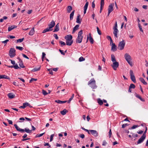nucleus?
<instances>
[{
	"instance_id": "obj_17",
	"label": "nucleus",
	"mask_w": 148,
	"mask_h": 148,
	"mask_svg": "<svg viewBox=\"0 0 148 148\" xmlns=\"http://www.w3.org/2000/svg\"><path fill=\"white\" fill-rule=\"evenodd\" d=\"M88 2H86L84 7V14H85L86 12V11L88 7Z\"/></svg>"
},
{
	"instance_id": "obj_42",
	"label": "nucleus",
	"mask_w": 148,
	"mask_h": 148,
	"mask_svg": "<svg viewBox=\"0 0 148 148\" xmlns=\"http://www.w3.org/2000/svg\"><path fill=\"white\" fill-rule=\"evenodd\" d=\"M37 80V79L32 78L29 81V83H31L32 82L36 81Z\"/></svg>"
},
{
	"instance_id": "obj_9",
	"label": "nucleus",
	"mask_w": 148,
	"mask_h": 148,
	"mask_svg": "<svg viewBox=\"0 0 148 148\" xmlns=\"http://www.w3.org/2000/svg\"><path fill=\"white\" fill-rule=\"evenodd\" d=\"M114 6L113 3H111L108 6V11L110 12H112L113 10V6Z\"/></svg>"
},
{
	"instance_id": "obj_39",
	"label": "nucleus",
	"mask_w": 148,
	"mask_h": 148,
	"mask_svg": "<svg viewBox=\"0 0 148 148\" xmlns=\"http://www.w3.org/2000/svg\"><path fill=\"white\" fill-rule=\"evenodd\" d=\"M129 87L130 88H134L135 87V86L134 84H132L130 85Z\"/></svg>"
},
{
	"instance_id": "obj_18",
	"label": "nucleus",
	"mask_w": 148,
	"mask_h": 148,
	"mask_svg": "<svg viewBox=\"0 0 148 148\" xmlns=\"http://www.w3.org/2000/svg\"><path fill=\"white\" fill-rule=\"evenodd\" d=\"M17 27V26L15 25H13L9 27H8V31L9 32L10 31L13 29L16 28Z\"/></svg>"
},
{
	"instance_id": "obj_37",
	"label": "nucleus",
	"mask_w": 148,
	"mask_h": 148,
	"mask_svg": "<svg viewBox=\"0 0 148 148\" xmlns=\"http://www.w3.org/2000/svg\"><path fill=\"white\" fill-rule=\"evenodd\" d=\"M45 133V132H44V133L41 134H37L36 135V137H40L42 136Z\"/></svg>"
},
{
	"instance_id": "obj_34",
	"label": "nucleus",
	"mask_w": 148,
	"mask_h": 148,
	"mask_svg": "<svg viewBox=\"0 0 148 148\" xmlns=\"http://www.w3.org/2000/svg\"><path fill=\"white\" fill-rule=\"evenodd\" d=\"M136 97H137L138 98H139L142 101H143V102H144L145 101V100L144 99L142 98H141V96H140L139 95H137L136 96Z\"/></svg>"
},
{
	"instance_id": "obj_61",
	"label": "nucleus",
	"mask_w": 148,
	"mask_h": 148,
	"mask_svg": "<svg viewBox=\"0 0 148 148\" xmlns=\"http://www.w3.org/2000/svg\"><path fill=\"white\" fill-rule=\"evenodd\" d=\"M107 144V143L106 142V141L104 140L103 142L102 145L103 146H105Z\"/></svg>"
},
{
	"instance_id": "obj_46",
	"label": "nucleus",
	"mask_w": 148,
	"mask_h": 148,
	"mask_svg": "<svg viewBox=\"0 0 148 148\" xmlns=\"http://www.w3.org/2000/svg\"><path fill=\"white\" fill-rule=\"evenodd\" d=\"M97 32L98 34L100 35H101V31L100 30L98 27H97Z\"/></svg>"
},
{
	"instance_id": "obj_24",
	"label": "nucleus",
	"mask_w": 148,
	"mask_h": 148,
	"mask_svg": "<svg viewBox=\"0 0 148 148\" xmlns=\"http://www.w3.org/2000/svg\"><path fill=\"white\" fill-rule=\"evenodd\" d=\"M79 27V25H76L73 28V30L72 31V33H75V31L78 29V27Z\"/></svg>"
},
{
	"instance_id": "obj_33",
	"label": "nucleus",
	"mask_w": 148,
	"mask_h": 148,
	"mask_svg": "<svg viewBox=\"0 0 148 148\" xmlns=\"http://www.w3.org/2000/svg\"><path fill=\"white\" fill-rule=\"evenodd\" d=\"M97 102L100 105H102L103 104V101L100 98L97 99Z\"/></svg>"
},
{
	"instance_id": "obj_35",
	"label": "nucleus",
	"mask_w": 148,
	"mask_h": 148,
	"mask_svg": "<svg viewBox=\"0 0 148 148\" xmlns=\"http://www.w3.org/2000/svg\"><path fill=\"white\" fill-rule=\"evenodd\" d=\"M40 66L38 68H35L33 69L32 71L33 72H36L39 70L40 69Z\"/></svg>"
},
{
	"instance_id": "obj_44",
	"label": "nucleus",
	"mask_w": 148,
	"mask_h": 148,
	"mask_svg": "<svg viewBox=\"0 0 148 148\" xmlns=\"http://www.w3.org/2000/svg\"><path fill=\"white\" fill-rule=\"evenodd\" d=\"M59 42L62 45H62L64 46L66 45L65 43L62 41H60Z\"/></svg>"
},
{
	"instance_id": "obj_40",
	"label": "nucleus",
	"mask_w": 148,
	"mask_h": 148,
	"mask_svg": "<svg viewBox=\"0 0 148 148\" xmlns=\"http://www.w3.org/2000/svg\"><path fill=\"white\" fill-rule=\"evenodd\" d=\"M85 60V59L83 57H81L79 59V62H82Z\"/></svg>"
},
{
	"instance_id": "obj_5",
	"label": "nucleus",
	"mask_w": 148,
	"mask_h": 148,
	"mask_svg": "<svg viewBox=\"0 0 148 148\" xmlns=\"http://www.w3.org/2000/svg\"><path fill=\"white\" fill-rule=\"evenodd\" d=\"M125 44V42L124 40L119 42L118 45V49L120 50H123L124 49Z\"/></svg>"
},
{
	"instance_id": "obj_2",
	"label": "nucleus",
	"mask_w": 148,
	"mask_h": 148,
	"mask_svg": "<svg viewBox=\"0 0 148 148\" xmlns=\"http://www.w3.org/2000/svg\"><path fill=\"white\" fill-rule=\"evenodd\" d=\"M88 84L93 89H96L97 87L96 84V81L94 78L91 79L88 82Z\"/></svg>"
},
{
	"instance_id": "obj_38",
	"label": "nucleus",
	"mask_w": 148,
	"mask_h": 148,
	"mask_svg": "<svg viewBox=\"0 0 148 148\" xmlns=\"http://www.w3.org/2000/svg\"><path fill=\"white\" fill-rule=\"evenodd\" d=\"M16 48L20 51H22L23 49V47L17 46L16 47Z\"/></svg>"
},
{
	"instance_id": "obj_58",
	"label": "nucleus",
	"mask_w": 148,
	"mask_h": 148,
	"mask_svg": "<svg viewBox=\"0 0 148 148\" xmlns=\"http://www.w3.org/2000/svg\"><path fill=\"white\" fill-rule=\"evenodd\" d=\"M23 105H24V106H25V108H26V107L27 106H28L29 105V103H23Z\"/></svg>"
},
{
	"instance_id": "obj_59",
	"label": "nucleus",
	"mask_w": 148,
	"mask_h": 148,
	"mask_svg": "<svg viewBox=\"0 0 148 148\" xmlns=\"http://www.w3.org/2000/svg\"><path fill=\"white\" fill-rule=\"evenodd\" d=\"M7 120L9 124H12V121L9 120L8 119H7Z\"/></svg>"
},
{
	"instance_id": "obj_60",
	"label": "nucleus",
	"mask_w": 148,
	"mask_h": 148,
	"mask_svg": "<svg viewBox=\"0 0 148 148\" xmlns=\"http://www.w3.org/2000/svg\"><path fill=\"white\" fill-rule=\"evenodd\" d=\"M94 1H93L92 2V7L93 8H95V4L94 3Z\"/></svg>"
},
{
	"instance_id": "obj_48",
	"label": "nucleus",
	"mask_w": 148,
	"mask_h": 148,
	"mask_svg": "<svg viewBox=\"0 0 148 148\" xmlns=\"http://www.w3.org/2000/svg\"><path fill=\"white\" fill-rule=\"evenodd\" d=\"M131 134H132L133 137H137L138 136V134H134L133 133H131Z\"/></svg>"
},
{
	"instance_id": "obj_31",
	"label": "nucleus",
	"mask_w": 148,
	"mask_h": 148,
	"mask_svg": "<svg viewBox=\"0 0 148 148\" xmlns=\"http://www.w3.org/2000/svg\"><path fill=\"white\" fill-rule=\"evenodd\" d=\"M74 12L75 10H74L70 14V20H72L73 19V16L74 14Z\"/></svg>"
},
{
	"instance_id": "obj_57",
	"label": "nucleus",
	"mask_w": 148,
	"mask_h": 148,
	"mask_svg": "<svg viewBox=\"0 0 148 148\" xmlns=\"http://www.w3.org/2000/svg\"><path fill=\"white\" fill-rule=\"evenodd\" d=\"M112 134V133L111 132V129L110 130L109 132V136L110 138L111 137V136Z\"/></svg>"
},
{
	"instance_id": "obj_16",
	"label": "nucleus",
	"mask_w": 148,
	"mask_h": 148,
	"mask_svg": "<svg viewBox=\"0 0 148 148\" xmlns=\"http://www.w3.org/2000/svg\"><path fill=\"white\" fill-rule=\"evenodd\" d=\"M72 36L71 35H68L65 37V39L68 40H72Z\"/></svg>"
},
{
	"instance_id": "obj_27",
	"label": "nucleus",
	"mask_w": 148,
	"mask_h": 148,
	"mask_svg": "<svg viewBox=\"0 0 148 148\" xmlns=\"http://www.w3.org/2000/svg\"><path fill=\"white\" fill-rule=\"evenodd\" d=\"M139 80L144 85H147V83L145 82L144 79L142 77L139 78Z\"/></svg>"
},
{
	"instance_id": "obj_1",
	"label": "nucleus",
	"mask_w": 148,
	"mask_h": 148,
	"mask_svg": "<svg viewBox=\"0 0 148 148\" xmlns=\"http://www.w3.org/2000/svg\"><path fill=\"white\" fill-rule=\"evenodd\" d=\"M111 60L113 63L111 66L114 70H116L117 68L119 67V63L116 61L115 56L113 54L111 55Z\"/></svg>"
},
{
	"instance_id": "obj_10",
	"label": "nucleus",
	"mask_w": 148,
	"mask_h": 148,
	"mask_svg": "<svg viewBox=\"0 0 148 148\" xmlns=\"http://www.w3.org/2000/svg\"><path fill=\"white\" fill-rule=\"evenodd\" d=\"M55 24V22L53 20L50 23V24L48 25L49 28L51 29V28L54 26Z\"/></svg>"
},
{
	"instance_id": "obj_30",
	"label": "nucleus",
	"mask_w": 148,
	"mask_h": 148,
	"mask_svg": "<svg viewBox=\"0 0 148 148\" xmlns=\"http://www.w3.org/2000/svg\"><path fill=\"white\" fill-rule=\"evenodd\" d=\"M55 102L58 103H66L67 101H62L60 100H56Z\"/></svg>"
},
{
	"instance_id": "obj_11",
	"label": "nucleus",
	"mask_w": 148,
	"mask_h": 148,
	"mask_svg": "<svg viewBox=\"0 0 148 148\" xmlns=\"http://www.w3.org/2000/svg\"><path fill=\"white\" fill-rule=\"evenodd\" d=\"M90 132L91 134L95 136H97L98 135V133L97 131L95 130H90Z\"/></svg>"
},
{
	"instance_id": "obj_54",
	"label": "nucleus",
	"mask_w": 148,
	"mask_h": 148,
	"mask_svg": "<svg viewBox=\"0 0 148 148\" xmlns=\"http://www.w3.org/2000/svg\"><path fill=\"white\" fill-rule=\"evenodd\" d=\"M22 55L23 56V57L27 59H29V58L27 57V56L25 55V54H23V53H22Z\"/></svg>"
},
{
	"instance_id": "obj_8",
	"label": "nucleus",
	"mask_w": 148,
	"mask_h": 148,
	"mask_svg": "<svg viewBox=\"0 0 148 148\" xmlns=\"http://www.w3.org/2000/svg\"><path fill=\"white\" fill-rule=\"evenodd\" d=\"M144 136V135H142L141 137L139 139L138 141L137 142V144L141 143L145 139L146 137Z\"/></svg>"
},
{
	"instance_id": "obj_21",
	"label": "nucleus",
	"mask_w": 148,
	"mask_h": 148,
	"mask_svg": "<svg viewBox=\"0 0 148 148\" xmlns=\"http://www.w3.org/2000/svg\"><path fill=\"white\" fill-rule=\"evenodd\" d=\"M114 32H113V34L115 36L116 38H118L117 36V33L119 31L118 29H113Z\"/></svg>"
},
{
	"instance_id": "obj_43",
	"label": "nucleus",
	"mask_w": 148,
	"mask_h": 148,
	"mask_svg": "<svg viewBox=\"0 0 148 148\" xmlns=\"http://www.w3.org/2000/svg\"><path fill=\"white\" fill-rule=\"evenodd\" d=\"M24 38H23L21 39H18L17 40V43L18 42H22V41H23V40H24Z\"/></svg>"
},
{
	"instance_id": "obj_52",
	"label": "nucleus",
	"mask_w": 148,
	"mask_h": 148,
	"mask_svg": "<svg viewBox=\"0 0 148 148\" xmlns=\"http://www.w3.org/2000/svg\"><path fill=\"white\" fill-rule=\"evenodd\" d=\"M128 125L127 123L123 124L122 125V128H124L126 126H128Z\"/></svg>"
},
{
	"instance_id": "obj_25",
	"label": "nucleus",
	"mask_w": 148,
	"mask_h": 148,
	"mask_svg": "<svg viewBox=\"0 0 148 148\" xmlns=\"http://www.w3.org/2000/svg\"><path fill=\"white\" fill-rule=\"evenodd\" d=\"M34 27H33L32 29L30 30L29 32V34L31 36L33 35L35 32V31L34 30Z\"/></svg>"
},
{
	"instance_id": "obj_3",
	"label": "nucleus",
	"mask_w": 148,
	"mask_h": 148,
	"mask_svg": "<svg viewBox=\"0 0 148 148\" xmlns=\"http://www.w3.org/2000/svg\"><path fill=\"white\" fill-rule=\"evenodd\" d=\"M82 33L83 31L82 30H81L79 32L78 34V36L76 40L77 43H80L82 42L83 38L82 36Z\"/></svg>"
},
{
	"instance_id": "obj_36",
	"label": "nucleus",
	"mask_w": 148,
	"mask_h": 148,
	"mask_svg": "<svg viewBox=\"0 0 148 148\" xmlns=\"http://www.w3.org/2000/svg\"><path fill=\"white\" fill-rule=\"evenodd\" d=\"M89 41L90 43L92 44L94 43V40L92 37H90V38H89Z\"/></svg>"
},
{
	"instance_id": "obj_62",
	"label": "nucleus",
	"mask_w": 148,
	"mask_h": 148,
	"mask_svg": "<svg viewBox=\"0 0 148 148\" xmlns=\"http://www.w3.org/2000/svg\"><path fill=\"white\" fill-rule=\"evenodd\" d=\"M59 51L60 52L61 54L63 55H65V53L63 52V51L61 49L59 50Z\"/></svg>"
},
{
	"instance_id": "obj_45",
	"label": "nucleus",
	"mask_w": 148,
	"mask_h": 148,
	"mask_svg": "<svg viewBox=\"0 0 148 148\" xmlns=\"http://www.w3.org/2000/svg\"><path fill=\"white\" fill-rule=\"evenodd\" d=\"M138 25L140 31L142 32H143V30L141 26L139 23L138 24Z\"/></svg>"
},
{
	"instance_id": "obj_12",
	"label": "nucleus",
	"mask_w": 148,
	"mask_h": 148,
	"mask_svg": "<svg viewBox=\"0 0 148 148\" xmlns=\"http://www.w3.org/2000/svg\"><path fill=\"white\" fill-rule=\"evenodd\" d=\"M18 59H19V65L22 68H25V66L24 65L23 63V62L22 61V60L19 57H18Z\"/></svg>"
},
{
	"instance_id": "obj_63",
	"label": "nucleus",
	"mask_w": 148,
	"mask_h": 148,
	"mask_svg": "<svg viewBox=\"0 0 148 148\" xmlns=\"http://www.w3.org/2000/svg\"><path fill=\"white\" fill-rule=\"evenodd\" d=\"M32 130H29V129H28L26 131V132L27 133H31L32 132Z\"/></svg>"
},
{
	"instance_id": "obj_51",
	"label": "nucleus",
	"mask_w": 148,
	"mask_h": 148,
	"mask_svg": "<svg viewBox=\"0 0 148 148\" xmlns=\"http://www.w3.org/2000/svg\"><path fill=\"white\" fill-rule=\"evenodd\" d=\"M54 134H52L51 135L50 139V141L51 142L53 140V137L54 136Z\"/></svg>"
},
{
	"instance_id": "obj_41",
	"label": "nucleus",
	"mask_w": 148,
	"mask_h": 148,
	"mask_svg": "<svg viewBox=\"0 0 148 148\" xmlns=\"http://www.w3.org/2000/svg\"><path fill=\"white\" fill-rule=\"evenodd\" d=\"M42 93L44 95H46L48 94V93H47L45 90H42Z\"/></svg>"
},
{
	"instance_id": "obj_32",
	"label": "nucleus",
	"mask_w": 148,
	"mask_h": 148,
	"mask_svg": "<svg viewBox=\"0 0 148 148\" xmlns=\"http://www.w3.org/2000/svg\"><path fill=\"white\" fill-rule=\"evenodd\" d=\"M72 10V7L71 6H68L67 7V11L68 13H70Z\"/></svg>"
},
{
	"instance_id": "obj_23",
	"label": "nucleus",
	"mask_w": 148,
	"mask_h": 148,
	"mask_svg": "<svg viewBox=\"0 0 148 148\" xmlns=\"http://www.w3.org/2000/svg\"><path fill=\"white\" fill-rule=\"evenodd\" d=\"M73 42V40H66V45L68 46H71V45L72 44Z\"/></svg>"
},
{
	"instance_id": "obj_26",
	"label": "nucleus",
	"mask_w": 148,
	"mask_h": 148,
	"mask_svg": "<svg viewBox=\"0 0 148 148\" xmlns=\"http://www.w3.org/2000/svg\"><path fill=\"white\" fill-rule=\"evenodd\" d=\"M80 16V15L79 14H78L76 19V22L80 24L81 23V21L79 18V17Z\"/></svg>"
},
{
	"instance_id": "obj_7",
	"label": "nucleus",
	"mask_w": 148,
	"mask_h": 148,
	"mask_svg": "<svg viewBox=\"0 0 148 148\" xmlns=\"http://www.w3.org/2000/svg\"><path fill=\"white\" fill-rule=\"evenodd\" d=\"M130 74L131 79L134 83H136V80L135 77L134 75L133 71L132 70H131L130 71Z\"/></svg>"
},
{
	"instance_id": "obj_14",
	"label": "nucleus",
	"mask_w": 148,
	"mask_h": 148,
	"mask_svg": "<svg viewBox=\"0 0 148 148\" xmlns=\"http://www.w3.org/2000/svg\"><path fill=\"white\" fill-rule=\"evenodd\" d=\"M117 47L114 43H112V45L111 50L113 51H116Z\"/></svg>"
},
{
	"instance_id": "obj_49",
	"label": "nucleus",
	"mask_w": 148,
	"mask_h": 148,
	"mask_svg": "<svg viewBox=\"0 0 148 148\" xmlns=\"http://www.w3.org/2000/svg\"><path fill=\"white\" fill-rule=\"evenodd\" d=\"M139 127V126L138 125H134L132 127L131 129H133L136 128V127Z\"/></svg>"
},
{
	"instance_id": "obj_19",
	"label": "nucleus",
	"mask_w": 148,
	"mask_h": 148,
	"mask_svg": "<svg viewBox=\"0 0 148 148\" xmlns=\"http://www.w3.org/2000/svg\"><path fill=\"white\" fill-rule=\"evenodd\" d=\"M10 79V77L5 75H0V79Z\"/></svg>"
},
{
	"instance_id": "obj_13",
	"label": "nucleus",
	"mask_w": 148,
	"mask_h": 148,
	"mask_svg": "<svg viewBox=\"0 0 148 148\" xmlns=\"http://www.w3.org/2000/svg\"><path fill=\"white\" fill-rule=\"evenodd\" d=\"M14 125L17 130L18 131L21 132H24V129L20 128L18 127L16 124H14Z\"/></svg>"
},
{
	"instance_id": "obj_15",
	"label": "nucleus",
	"mask_w": 148,
	"mask_h": 148,
	"mask_svg": "<svg viewBox=\"0 0 148 148\" xmlns=\"http://www.w3.org/2000/svg\"><path fill=\"white\" fill-rule=\"evenodd\" d=\"M59 30V23H57L53 31V32H56L58 31Z\"/></svg>"
},
{
	"instance_id": "obj_47",
	"label": "nucleus",
	"mask_w": 148,
	"mask_h": 148,
	"mask_svg": "<svg viewBox=\"0 0 148 148\" xmlns=\"http://www.w3.org/2000/svg\"><path fill=\"white\" fill-rule=\"evenodd\" d=\"M79 136L82 138H84L85 137V136L84 134H80L79 135Z\"/></svg>"
},
{
	"instance_id": "obj_56",
	"label": "nucleus",
	"mask_w": 148,
	"mask_h": 148,
	"mask_svg": "<svg viewBox=\"0 0 148 148\" xmlns=\"http://www.w3.org/2000/svg\"><path fill=\"white\" fill-rule=\"evenodd\" d=\"M54 37L57 40L58 39V37L57 35L56 34H54L53 35Z\"/></svg>"
},
{
	"instance_id": "obj_20",
	"label": "nucleus",
	"mask_w": 148,
	"mask_h": 148,
	"mask_svg": "<svg viewBox=\"0 0 148 148\" xmlns=\"http://www.w3.org/2000/svg\"><path fill=\"white\" fill-rule=\"evenodd\" d=\"M8 67L9 68H14L15 69H20V68L18 66L17 64H15V65L10 66H8Z\"/></svg>"
},
{
	"instance_id": "obj_6",
	"label": "nucleus",
	"mask_w": 148,
	"mask_h": 148,
	"mask_svg": "<svg viewBox=\"0 0 148 148\" xmlns=\"http://www.w3.org/2000/svg\"><path fill=\"white\" fill-rule=\"evenodd\" d=\"M15 51L14 48L10 49L9 52V55L11 58H13L16 55Z\"/></svg>"
},
{
	"instance_id": "obj_28",
	"label": "nucleus",
	"mask_w": 148,
	"mask_h": 148,
	"mask_svg": "<svg viewBox=\"0 0 148 148\" xmlns=\"http://www.w3.org/2000/svg\"><path fill=\"white\" fill-rule=\"evenodd\" d=\"M52 30V29L49 28V27H47V28L44 29L42 32V33H45L47 32H49Z\"/></svg>"
},
{
	"instance_id": "obj_29",
	"label": "nucleus",
	"mask_w": 148,
	"mask_h": 148,
	"mask_svg": "<svg viewBox=\"0 0 148 148\" xmlns=\"http://www.w3.org/2000/svg\"><path fill=\"white\" fill-rule=\"evenodd\" d=\"M68 112V110L66 109H64L63 110L60 112V113L62 115H65Z\"/></svg>"
},
{
	"instance_id": "obj_64",
	"label": "nucleus",
	"mask_w": 148,
	"mask_h": 148,
	"mask_svg": "<svg viewBox=\"0 0 148 148\" xmlns=\"http://www.w3.org/2000/svg\"><path fill=\"white\" fill-rule=\"evenodd\" d=\"M147 7L146 5H143L142 7L143 9L146 10L147 9Z\"/></svg>"
},
{
	"instance_id": "obj_53",
	"label": "nucleus",
	"mask_w": 148,
	"mask_h": 148,
	"mask_svg": "<svg viewBox=\"0 0 148 148\" xmlns=\"http://www.w3.org/2000/svg\"><path fill=\"white\" fill-rule=\"evenodd\" d=\"M117 22L116 21L115 24V25L113 28V29H117Z\"/></svg>"
},
{
	"instance_id": "obj_50",
	"label": "nucleus",
	"mask_w": 148,
	"mask_h": 148,
	"mask_svg": "<svg viewBox=\"0 0 148 148\" xmlns=\"http://www.w3.org/2000/svg\"><path fill=\"white\" fill-rule=\"evenodd\" d=\"M104 0H101L100 3V5L101 6H104Z\"/></svg>"
},
{
	"instance_id": "obj_22",
	"label": "nucleus",
	"mask_w": 148,
	"mask_h": 148,
	"mask_svg": "<svg viewBox=\"0 0 148 148\" xmlns=\"http://www.w3.org/2000/svg\"><path fill=\"white\" fill-rule=\"evenodd\" d=\"M8 96L9 98L11 99H13L15 97V95L13 94V93L11 92L9 93L8 95Z\"/></svg>"
},
{
	"instance_id": "obj_4",
	"label": "nucleus",
	"mask_w": 148,
	"mask_h": 148,
	"mask_svg": "<svg viewBox=\"0 0 148 148\" xmlns=\"http://www.w3.org/2000/svg\"><path fill=\"white\" fill-rule=\"evenodd\" d=\"M124 57L126 61L130 66H132V62L131 61V57L130 55L128 53H126L124 55Z\"/></svg>"
},
{
	"instance_id": "obj_55",
	"label": "nucleus",
	"mask_w": 148,
	"mask_h": 148,
	"mask_svg": "<svg viewBox=\"0 0 148 148\" xmlns=\"http://www.w3.org/2000/svg\"><path fill=\"white\" fill-rule=\"evenodd\" d=\"M146 128V129H145V132H144V133L143 134V135H144V136H145V137H146V135H145V134L147 132V127H145Z\"/></svg>"
}]
</instances>
